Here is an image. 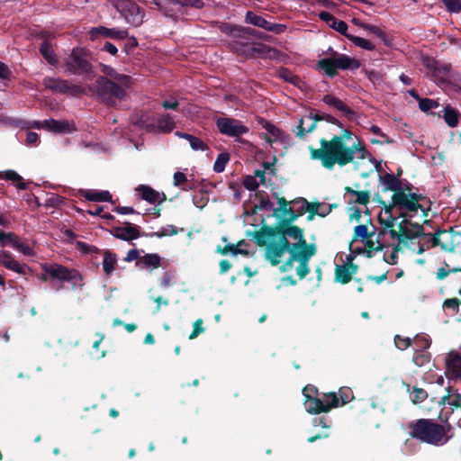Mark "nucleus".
Here are the masks:
<instances>
[{
	"label": "nucleus",
	"mask_w": 461,
	"mask_h": 461,
	"mask_svg": "<svg viewBox=\"0 0 461 461\" xmlns=\"http://www.w3.org/2000/svg\"><path fill=\"white\" fill-rule=\"evenodd\" d=\"M409 436L412 438L432 446H442L450 440L447 432L450 426L437 423L431 420L420 419L408 424Z\"/></svg>",
	"instance_id": "f257e3e1"
},
{
	"label": "nucleus",
	"mask_w": 461,
	"mask_h": 461,
	"mask_svg": "<svg viewBox=\"0 0 461 461\" xmlns=\"http://www.w3.org/2000/svg\"><path fill=\"white\" fill-rule=\"evenodd\" d=\"M131 85V83L122 84L118 81L109 80L105 77H97L88 89L99 102L109 107H113L125 98L126 89L130 88Z\"/></svg>",
	"instance_id": "f03ea898"
},
{
	"label": "nucleus",
	"mask_w": 461,
	"mask_h": 461,
	"mask_svg": "<svg viewBox=\"0 0 461 461\" xmlns=\"http://www.w3.org/2000/svg\"><path fill=\"white\" fill-rule=\"evenodd\" d=\"M42 274L40 276L41 281L48 282L50 280H57L62 283L71 284V290L83 291L84 277L79 270L69 268L59 263L42 264Z\"/></svg>",
	"instance_id": "7ed1b4c3"
},
{
	"label": "nucleus",
	"mask_w": 461,
	"mask_h": 461,
	"mask_svg": "<svg viewBox=\"0 0 461 461\" xmlns=\"http://www.w3.org/2000/svg\"><path fill=\"white\" fill-rule=\"evenodd\" d=\"M66 72L69 75L93 78L95 77V70L92 64V53L88 49L75 47L69 55L63 60Z\"/></svg>",
	"instance_id": "20e7f679"
},
{
	"label": "nucleus",
	"mask_w": 461,
	"mask_h": 461,
	"mask_svg": "<svg viewBox=\"0 0 461 461\" xmlns=\"http://www.w3.org/2000/svg\"><path fill=\"white\" fill-rule=\"evenodd\" d=\"M304 408L311 414L328 413L330 410L339 407L336 393H323L320 396L316 387L308 384L303 387Z\"/></svg>",
	"instance_id": "39448f33"
},
{
	"label": "nucleus",
	"mask_w": 461,
	"mask_h": 461,
	"mask_svg": "<svg viewBox=\"0 0 461 461\" xmlns=\"http://www.w3.org/2000/svg\"><path fill=\"white\" fill-rule=\"evenodd\" d=\"M348 149L349 150L348 153L338 154L333 152L317 158L315 160L320 161L323 168L332 170L336 165L339 166L340 167H344L350 163H353L356 154H358L357 158L362 160L374 158L359 140H357L356 142H353V144L348 146Z\"/></svg>",
	"instance_id": "423d86ee"
},
{
	"label": "nucleus",
	"mask_w": 461,
	"mask_h": 461,
	"mask_svg": "<svg viewBox=\"0 0 461 461\" xmlns=\"http://www.w3.org/2000/svg\"><path fill=\"white\" fill-rule=\"evenodd\" d=\"M356 138L353 131L348 129H342L340 134L333 135L330 140H325L324 138L320 140V148L315 149L312 146L308 147L311 153V159L314 160L317 158H321L330 153L346 154L349 150L347 147V141Z\"/></svg>",
	"instance_id": "0eeeda50"
},
{
	"label": "nucleus",
	"mask_w": 461,
	"mask_h": 461,
	"mask_svg": "<svg viewBox=\"0 0 461 461\" xmlns=\"http://www.w3.org/2000/svg\"><path fill=\"white\" fill-rule=\"evenodd\" d=\"M329 52L331 57L320 59L316 64L317 68L323 70L329 78L335 77L338 69L355 71L361 67L358 59L346 54H338L331 47L329 48Z\"/></svg>",
	"instance_id": "6e6552de"
},
{
	"label": "nucleus",
	"mask_w": 461,
	"mask_h": 461,
	"mask_svg": "<svg viewBox=\"0 0 461 461\" xmlns=\"http://www.w3.org/2000/svg\"><path fill=\"white\" fill-rule=\"evenodd\" d=\"M231 49L239 55H244L249 59H275L277 50L268 45L255 42L249 43L240 40L232 41Z\"/></svg>",
	"instance_id": "1a4fd4ad"
},
{
	"label": "nucleus",
	"mask_w": 461,
	"mask_h": 461,
	"mask_svg": "<svg viewBox=\"0 0 461 461\" xmlns=\"http://www.w3.org/2000/svg\"><path fill=\"white\" fill-rule=\"evenodd\" d=\"M135 125L146 130L148 132L160 131L169 133L176 128V122L168 113H163L157 117L156 123L149 116L143 114L138 119Z\"/></svg>",
	"instance_id": "9d476101"
},
{
	"label": "nucleus",
	"mask_w": 461,
	"mask_h": 461,
	"mask_svg": "<svg viewBox=\"0 0 461 461\" xmlns=\"http://www.w3.org/2000/svg\"><path fill=\"white\" fill-rule=\"evenodd\" d=\"M42 86L53 93L61 95H71L78 96L84 94V88L77 84H71L66 79L59 77H44Z\"/></svg>",
	"instance_id": "9b49d317"
},
{
	"label": "nucleus",
	"mask_w": 461,
	"mask_h": 461,
	"mask_svg": "<svg viewBox=\"0 0 461 461\" xmlns=\"http://www.w3.org/2000/svg\"><path fill=\"white\" fill-rule=\"evenodd\" d=\"M421 65L432 75L438 85H446L451 71V64L441 63L437 59L425 56L421 58Z\"/></svg>",
	"instance_id": "f8f14e48"
},
{
	"label": "nucleus",
	"mask_w": 461,
	"mask_h": 461,
	"mask_svg": "<svg viewBox=\"0 0 461 461\" xmlns=\"http://www.w3.org/2000/svg\"><path fill=\"white\" fill-rule=\"evenodd\" d=\"M215 126H217L220 134L230 138H240V136L249 132L248 126L232 117H219L215 121Z\"/></svg>",
	"instance_id": "ddd939ff"
},
{
	"label": "nucleus",
	"mask_w": 461,
	"mask_h": 461,
	"mask_svg": "<svg viewBox=\"0 0 461 461\" xmlns=\"http://www.w3.org/2000/svg\"><path fill=\"white\" fill-rule=\"evenodd\" d=\"M458 227H450L449 230H438L439 238H434V244H439L442 251L455 252L461 246V231Z\"/></svg>",
	"instance_id": "4468645a"
},
{
	"label": "nucleus",
	"mask_w": 461,
	"mask_h": 461,
	"mask_svg": "<svg viewBox=\"0 0 461 461\" xmlns=\"http://www.w3.org/2000/svg\"><path fill=\"white\" fill-rule=\"evenodd\" d=\"M117 12L124 17L125 21L134 27H139L143 23L144 11L135 2L126 4H113Z\"/></svg>",
	"instance_id": "2eb2a0df"
},
{
	"label": "nucleus",
	"mask_w": 461,
	"mask_h": 461,
	"mask_svg": "<svg viewBox=\"0 0 461 461\" xmlns=\"http://www.w3.org/2000/svg\"><path fill=\"white\" fill-rule=\"evenodd\" d=\"M379 224L384 226V230H380L378 233V238L382 237L383 235H385L386 232H389V235H391V238L393 240H397L400 241V244L407 245L408 240H414V234H408L404 231H399L393 229L395 226V221L396 217H389L384 219L383 217H378Z\"/></svg>",
	"instance_id": "dca6fc26"
},
{
	"label": "nucleus",
	"mask_w": 461,
	"mask_h": 461,
	"mask_svg": "<svg viewBox=\"0 0 461 461\" xmlns=\"http://www.w3.org/2000/svg\"><path fill=\"white\" fill-rule=\"evenodd\" d=\"M244 22L258 28H262L266 32H273L274 34L280 35L286 31V25L283 23H272L267 21L260 15L256 14L252 11L245 14Z\"/></svg>",
	"instance_id": "f3484780"
},
{
	"label": "nucleus",
	"mask_w": 461,
	"mask_h": 461,
	"mask_svg": "<svg viewBox=\"0 0 461 461\" xmlns=\"http://www.w3.org/2000/svg\"><path fill=\"white\" fill-rule=\"evenodd\" d=\"M394 199L397 203V204H402L404 207L411 210L413 213L417 212L418 211L422 212V215L424 217H427L428 215V209L424 208L422 204L420 203V201H423L426 199V196L421 194H416V193H408V194H394Z\"/></svg>",
	"instance_id": "a211bd4d"
},
{
	"label": "nucleus",
	"mask_w": 461,
	"mask_h": 461,
	"mask_svg": "<svg viewBox=\"0 0 461 461\" xmlns=\"http://www.w3.org/2000/svg\"><path fill=\"white\" fill-rule=\"evenodd\" d=\"M109 233L116 239L125 241H132L144 237V233L140 232V227L129 221H125L122 227H112Z\"/></svg>",
	"instance_id": "6ab92c4d"
},
{
	"label": "nucleus",
	"mask_w": 461,
	"mask_h": 461,
	"mask_svg": "<svg viewBox=\"0 0 461 461\" xmlns=\"http://www.w3.org/2000/svg\"><path fill=\"white\" fill-rule=\"evenodd\" d=\"M129 33L126 30H118L116 28H107L104 26L93 27L88 31V39H90L91 41H95L100 37L122 41L127 39Z\"/></svg>",
	"instance_id": "aec40b11"
},
{
	"label": "nucleus",
	"mask_w": 461,
	"mask_h": 461,
	"mask_svg": "<svg viewBox=\"0 0 461 461\" xmlns=\"http://www.w3.org/2000/svg\"><path fill=\"white\" fill-rule=\"evenodd\" d=\"M0 265L7 270L15 272L23 276L31 273L30 267L25 263L15 260L13 254L8 250L0 251Z\"/></svg>",
	"instance_id": "412c9836"
},
{
	"label": "nucleus",
	"mask_w": 461,
	"mask_h": 461,
	"mask_svg": "<svg viewBox=\"0 0 461 461\" xmlns=\"http://www.w3.org/2000/svg\"><path fill=\"white\" fill-rule=\"evenodd\" d=\"M446 375L452 381H461V355L451 350L446 357Z\"/></svg>",
	"instance_id": "4be33fe9"
},
{
	"label": "nucleus",
	"mask_w": 461,
	"mask_h": 461,
	"mask_svg": "<svg viewBox=\"0 0 461 461\" xmlns=\"http://www.w3.org/2000/svg\"><path fill=\"white\" fill-rule=\"evenodd\" d=\"M322 102L330 106L334 107L347 118L349 122H353L357 118V114L354 110L350 109L344 102L332 95L327 94L322 97Z\"/></svg>",
	"instance_id": "5701e85b"
},
{
	"label": "nucleus",
	"mask_w": 461,
	"mask_h": 461,
	"mask_svg": "<svg viewBox=\"0 0 461 461\" xmlns=\"http://www.w3.org/2000/svg\"><path fill=\"white\" fill-rule=\"evenodd\" d=\"M286 236L297 240V242L294 243V249L297 250H309L312 249V251H316L315 243H308L303 236V230L300 227L292 224L289 227V231H287Z\"/></svg>",
	"instance_id": "b1692460"
},
{
	"label": "nucleus",
	"mask_w": 461,
	"mask_h": 461,
	"mask_svg": "<svg viewBox=\"0 0 461 461\" xmlns=\"http://www.w3.org/2000/svg\"><path fill=\"white\" fill-rule=\"evenodd\" d=\"M286 252L290 254V249L268 243V245L265 247V258L271 266L276 267L280 264L284 254Z\"/></svg>",
	"instance_id": "393cba45"
},
{
	"label": "nucleus",
	"mask_w": 461,
	"mask_h": 461,
	"mask_svg": "<svg viewBox=\"0 0 461 461\" xmlns=\"http://www.w3.org/2000/svg\"><path fill=\"white\" fill-rule=\"evenodd\" d=\"M158 11L165 16L174 17L180 11V0H152Z\"/></svg>",
	"instance_id": "a878e982"
},
{
	"label": "nucleus",
	"mask_w": 461,
	"mask_h": 461,
	"mask_svg": "<svg viewBox=\"0 0 461 461\" xmlns=\"http://www.w3.org/2000/svg\"><path fill=\"white\" fill-rule=\"evenodd\" d=\"M378 203L383 205L384 212H385V214H387L386 218L395 217L394 215L392 214L393 210L394 208L399 211V217H412L413 216V212H411L410 209L404 207L403 205L396 203V200L393 198V194H392L391 203H386L385 201L379 198Z\"/></svg>",
	"instance_id": "bb28decb"
},
{
	"label": "nucleus",
	"mask_w": 461,
	"mask_h": 461,
	"mask_svg": "<svg viewBox=\"0 0 461 461\" xmlns=\"http://www.w3.org/2000/svg\"><path fill=\"white\" fill-rule=\"evenodd\" d=\"M161 265V258L157 253H146L135 263V267L142 269H149L153 271L160 267Z\"/></svg>",
	"instance_id": "cd10ccee"
},
{
	"label": "nucleus",
	"mask_w": 461,
	"mask_h": 461,
	"mask_svg": "<svg viewBox=\"0 0 461 461\" xmlns=\"http://www.w3.org/2000/svg\"><path fill=\"white\" fill-rule=\"evenodd\" d=\"M80 195L91 202H109L114 203L113 195L108 190H80Z\"/></svg>",
	"instance_id": "c85d7f7f"
},
{
	"label": "nucleus",
	"mask_w": 461,
	"mask_h": 461,
	"mask_svg": "<svg viewBox=\"0 0 461 461\" xmlns=\"http://www.w3.org/2000/svg\"><path fill=\"white\" fill-rule=\"evenodd\" d=\"M379 181L384 185V192L392 191L393 194H402L400 189L401 178L394 176L393 173H385L379 176Z\"/></svg>",
	"instance_id": "c756f323"
},
{
	"label": "nucleus",
	"mask_w": 461,
	"mask_h": 461,
	"mask_svg": "<svg viewBox=\"0 0 461 461\" xmlns=\"http://www.w3.org/2000/svg\"><path fill=\"white\" fill-rule=\"evenodd\" d=\"M100 70L104 74L100 77H105L109 78V80L117 81L122 85L131 83V77L129 75L118 73L115 68L106 64H100Z\"/></svg>",
	"instance_id": "7c9ffc66"
},
{
	"label": "nucleus",
	"mask_w": 461,
	"mask_h": 461,
	"mask_svg": "<svg viewBox=\"0 0 461 461\" xmlns=\"http://www.w3.org/2000/svg\"><path fill=\"white\" fill-rule=\"evenodd\" d=\"M45 129L54 133L63 134L75 131V126L67 121H57L54 119L44 121Z\"/></svg>",
	"instance_id": "2f4dec72"
},
{
	"label": "nucleus",
	"mask_w": 461,
	"mask_h": 461,
	"mask_svg": "<svg viewBox=\"0 0 461 461\" xmlns=\"http://www.w3.org/2000/svg\"><path fill=\"white\" fill-rule=\"evenodd\" d=\"M137 191L139 192V194H140L142 200L150 204H155L157 202L161 203L166 200L165 194H162V197L159 199V193L148 185H139Z\"/></svg>",
	"instance_id": "473e14b6"
},
{
	"label": "nucleus",
	"mask_w": 461,
	"mask_h": 461,
	"mask_svg": "<svg viewBox=\"0 0 461 461\" xmlns=\"http://www.w3.org/2000/svg\"><path fill=\"white\" fill-rule=\"evenodd\" d=\"M439 403L447 404L452 410L461 408V392L459 393L458 389L452 386L447 387V393L442 396Z\"/></svg>",
	"instance_id": "72a5a7b5"
},
{
	"label": "nucleus",
	"mask_w": 461,
	"mask_h": 461,
	"mask_svg": "<svg viewBox=\"0 0 461 461\" xmlns=\"http://www.w3.org/2000/svg\"><path fill=\"white\" fill-rule=\"evenodd\" d=\"M258 122H259V125H261V127H263L266 130V131L268 132V134L274 137L273 140L272 138L267 136V133H263L265 140L269 144H272L273 141L282 138L283 131L280 129H278L277 126L272 124L270 122L265 120L264 118H260L259 121H258Z\"/></svg>",
	"instance_id": "f704fd0d"
},
{
	"label": "nucleus",
	"mask_w": 461,
	"mask_h": 461,
	"mask_svg": "<svg viewBox=\"0 0 461 461\" xmlns=\"http://www.w3.org/2000/svg\"><path fill=\"white\" fill-rule=\"evenodd\" d=\"M104 260H103V269L105 276H110L113 272L116 269L117 267V254L105 249L103 251Z\"/></svg>",
	"instance_id": "c9c22d12"
},
{
	"label": "nucleus",
	"mask_w": 461,
	"mask_h": 461,
	"mask_svg": "<svg viewBox=\"0 0 461 461\" xmlns=\"http://www.w3.org/2000/svg\"><path fill=\"white\" fill-rule=\"evenodd\" d=\"M309 251H311V249L310 250L294 249V251L290 253L289 258H287L285 260V262L282 263L281 266H279V271H281L282 273H285L286 271L291 270L294 261L300 263L309 254Z\"/></svg>",
	"instance_id": "e433bc0d"
},
{
	"label": "nucleus",
	"mask_w": 461,
	"mask_h": 461,
	"mask_svg": "<svg viewBox=\"0 0 461 461\" xmlns=\"http://www.w3.org/2000/svg\"><path fill=\"white\" fill-rule=\"evenodd\" d=\"M277 75L278 77L284 79L285 82L290 83L300 89L304 86L303 79L298 75L291 72V70L285 67L279 68Z\"/></svg>",
	"instance_id": "4c0bfd02"
},
{
	"label": "nucleus",
	"mask_w": 461,
	"mask_h": 461,
	"mask_svg": "<svg viewBox=\"0 0 461 461\" xmlns=\"http://www.w3.org/2000/svg\"><path fill=\"white\" fill-rule=\"evenodd\" d=\"M176 136L185 139L189 141L190 148L193 149L194 151H206L208 149V146L204 143L200 138L192 135L190 133L182 132L179 131H176Z\"/></svg>",
	"instance_id": "58836bf2"
},
{
	"label": "nucleus",
	"mask_w": 461,
	"mask_h": 461,
	"mask_svg": "<svg viewBox=\"0 0 461 461\" xmlns=\"http://www.w3.org/2000/svg\"><path fill=\"white\" fill-rule=\"evenodd\" d=\"M248 236H251L253 241L259 248H265L267 244H269L270 240H275V238L267 233V230L265 227L261 226L260 230L255 231H249Z\"/></svg>",
	"instance_id": "ea45409f"
},
{
	"label": "nucleus",
	"mask_w": 461,
	"mask_h": 461,
	"mask_svg": "<svg viewBox=\"0 0 461 461\" xmlns=\"http://www.w3.org/2000/svg\"><path fill=\"white\" fill-rule=\"evenodd\" d=\"M292 222L286 220H279L278 224L272 226L264 224L263 227L276 239L277 236H286L288 228H291Z\"/></svg>",
	"instance_id": "a19ab883"
},
{
	"label": "nucleus",
	"mask_w": 461,
	"mask_h": 461,
	"mask_svg": "<svg viewBox=\"0 0 461 461\" xmlns=\"http://www.w3.org/2000/svg\"><path fill=\"white\" fill-rule=\"evenodd\" d=\"M40 52L47 63L52 66L58 65V58L56 57L53 47L51 46L50 41H42L40 46Z\"/></svg>",
	"instance_id": "79ce46f5"
},
{
	"label": "nucleus",
	"mask_w": 461,
	"mask_h": 461,
	"mask_svg": "<svg viewBox=\"0 0 461 461\" xmlns=\"http://www.w3.org/2000/svg\"><path fill=\"white\" fill-rule=\"evenodd\" d=\"M306 118L312 120V122H315V126L320 122H328L330 124L335 125L339 128H342V124H341L340 121L338 120L336 117H334L330 114H328V113H308Z\"/></svg>",
	"instance_id": "37998d69"
},
{
	"label": "nucleus",
	"mask_w": 461,
	"mask_h": 461,
	"mask_svg": "<svg viewBox=\"0 0 461 461\" xmlns=\"http://www.w3.org/2000/svg\"><path fill=\"white\" fill-rule=\"evenodd\" d=\"M420 238H421L424 242L420 243V246H418L417 254H422L426 249L430 248L439 247V244H434L433 240L434 238H439L438 230L434 233H425L422 231Z\"/></svg>",
	"instance_id": "c03bdc74"
},
{
	"label": "nucleus",
	"mask_w": 461,
	"mask_h": 461,
	"mask_svg": "<svg viewBox=\"0 0 461 461\" xmlns=\"http://www.w3.org/2000/svg\"><path fill=\"white\" fill-rule=\"evenodd\" d=\"M303 123L304 118H300L298 124L291 128V131L294 132L295 138L299 140H303L306 134L312 133L316 129L315 122H312L308 127H304Z\"/></svg>",
	"instance_id": "a18cd8bd"
},
{
	"label": "nucleus",
	"mask_w": 461,
	"mask_h": 461,
	"mask_svg": "<svg viewBox=\"0 0 461 461\" xmlns=\"http://www.w3.org/2000/svg\"><path fill=\"white\" fill-rule=\"evenodd\" d=\"M346 194L357 196L353 201L354 203L366 205L370 202V192L367 190H355L349 186L345 187Z\"/></svg>",
	"instance_id": "49530a36"
},
{
	"label": "nucleus",
	"mask_w": 461,
	"mask_h": 461,
	"mask_svg": "<svg viewBox=\"0 0 461 461\" xmlns=\"http://www.w3.org/2000/svg\"><path fill=\"white\" fill-rule=\"evenodd\" d=\"M5 178L8 181H15L16 188L19 190H25L28 188V185L23 182L22 176L15 170H5L4 172H0V179Z\"/></svg>",
	"instance_id": "de8ad7c7"
},
{
	"label": "nucleus",
	"mask_w": 461,
	"mask_h": 461,
	"mask_svg": "<svg viewBox=\"0 0 461 461\" xmlns=\"http://www.w3.org/2000/svg\"><path fill=\"white\" fill-rule=\"evenodd\" d=\"M460 113L458 110L454 109L450 106H447L445 108V114H443V119L447 125L450 128H455L458 125Z\"/></svg>",
	"instance_id": "09e8293b"
},
{
	"label": "nucleus",
	"mask_w": 461,
	"mask_h": 461,
	"mask_svg": "<svg viewBox=\"0 0 461 461\" xmlns=\"http://www.w3.org/2000/svg\"><path fill=\"white\" fill-rule=\"evenodd\" d=\"M353 272H349L346 267L336 266L335 269V281L342 285L348 284L353 278Z\"/></svg>",
	"instance_id": "8fccbe9b"
},
{
	"label": "nucleus",
	"mask_w": 461,
	"mask_h": 461,
	"mask_svg": "<svg viewBox=\"0 0 461 461\" xmlns=\"http://www.w3.org/2000/svg\"><path fill=\"white\" fill-rule=\"evenodd\" d=\"M294 203L295 204L302 203L303 206L300 208H302L304 212L321 214V212L319 211L321 203L319 202L310 203L304 197H298L294 200Z\"/></svg>",
	"instance_id": "3c124183"
},
{
	"label": "nucleus",
	"mask_w": 461,
	"mask_h": 461,
	"mask_svg": "<svg viewBox=\"0 0 461 461\" xmlns=\"http://www.w3.org/2000/svg\"><path fill=\"white\" fill-rule=\"evenodd\" d=\"M315 254L316 250H312V249H311L310 253L307 254L303 260L299 263L297 267V275L300 279H303L311 272V268L308 267V262L311 260V258L315 256Z\"/></svg>",
	"instance_id": "603ef678"
},
{
	"label": "nucleus",
	"mask_w": 461,
	"mask_h": 461,
	"mask_svg": "<svg viewBox=\"0 0 461 461\" xmlns=\"http://www.w3.org/2000/svg\"><path fill=\"white\" fill-rule=\"evenodd\" d=\"M336 393L338 402H339V407L349 403L355 398L353 391L348 386H341Z\"/></svg>",
	"instance_id": "864d4df0"
},
{
	"label": "nucleus",
	"mask_w": 461,
	"mask_h": 461,
	"mask_svg": "<svg viewBox=\"0 0 461 461\" xmlns=\"http://www.w3.org/2000/svg\"><path fill=\"white\" fill-rule=\"evenodd\" d=\"M178 232L177 228L174 225H167L160 229V230L152 233H143L142 235L147 238H164L167 236H175Z\"/></svg>",
	"instance_id": "5fc2aeb1"
},
{
	"label": "nucleus",
	"mask_w": 461,
	"mask_h": 461,
	"mask_svg": "<svg viewBox=\"0 0 461 461\" xmlns=\"http://www.w3.org/2000/svg\"><path fill=\"white\" fill-rule=\"evenodd\" d=\"M256 196L259 197V203L253 205L251 214H258V212L270 210L273 208V203L270 202L267 195L262 194H256Z\"/></svg>",
	"instance_id": "6e6d98bb"
},
{
	"label": "nucleus",
	"mask_w": 461,
	"mask_h": 461,
	"mask_svg": "<svg viewBox=\"0 0 461 461\" xmlns=\"http://www.w3.org/2000/svg\"><path fill=\"white\" fill-rule=\"evenodd\" d=\"M217 251L222 255L230 254L232 256H236L239 254L243 255V256H249V254L248 250H245L241 248H238L237 246H235L232 243H228L223 248L218 247Z\"/></svg>",
	"instance_id": "4d7b16f0"
},
{
	"label": "nucleus",
	"mask_w": 461,
	"mask_h": 461,
	"mask_svg": "<svg viewBox=\"0 0 461 461\" xmlns=\"http://www.w3.org/2000/svg\"><path fill=\"white\" fill-rule=\"evenodd\" d=\"M304 213L305 212H304V211L303 210L302 207H300L296 211H294V209L290 208V209H287L285 211H283L282 212H279V214H281V218H279V219H282V220H285V221H288L293 223L296 220H298V218L303 216Z\"/></svg>",
	"instance_id": "13d9d810"
},
{
	"label": "nucleus",
	"mask_w": 461,
	"mask_h": 461,
	"mask_svg": "<svg viewBox=\"0 0 461 461\" xmlns=\"http://www.w3.org/2000/svg\"><path fill=\"white\" fill-rule=\"evenodd\" d=\"M230 159V155L228 152L219 153L217 159L213 164V171L215 173H221L226 168L228 161Z\"/></svg>",
	"instance_id": "bf43d9fd"
},
{
	"label": "nucleus",
	"mask_w": 461,
	"mask_h": 461,
	"mask_svg": "<svg viewBox=\"0 0 461 461\" xmlns=\"http://www.w3.org/2000/svg\"><path fill=\"white\" fill-rule=\"evenodd\" d=\"M348 39L349 40V41L353 42V44H355V46L357 47L362 48L363 50H366L367 51L375 50V44L364 38L352 35L348 36Z\"/></svg>",
	"instance_id": "052dcab7"
},
{
	"label": "nucleus",
	"mask_w": 461,
	"mask_h": 461,
	"mask_svg": "<svg viewBox=\"0 0 461 461\" xmlns=\"http://www.w3.org/2000/svg\"><path fill=\"white\" fill-rule=\"evenodd\" d=\"M10 245L14 249L21 252L24 256L32 257L34 254L32 247H30L28 244L21 242L20 237L17 238L16 240L13 241Z\"/></svg>",
	"instance_id": "680f3d73"
},
{
	"label": "nucleus",
	"mask_w": 461,
	"mask_h": 461,
	"mask_svg": "<svg viewBox=\"0 0 461 461\" xmlns=\"http://www.w3.org/2000/svg\"><path fill=\"white\" fill-rule=\"evenodd\" d=\"M373 235L374 232H369L366 224H360L354 227V236L352 241L357 240L358 238H361L362 240L371 239Z\"/></svg>",
	"instance_id": "e2e57ef3"
},
{
	"label": "nucleus",
	"mask_w": 461,
	"mask_h": 461,
	"mask_svg": "<svg viewBox=\"0 0 461 461\" xmlns=\"http://www.w3.org/2000/svg\"><path fill=\"white\" fill-rule=\"evenodd\" d=\"M244 35L255 37L257 39H265L264 32H261L252 27H240L239 33L236 34V39H243Z\"/></svg>",
	"instance_id": "0e129e2a"
},
{
	"label": "nucleus",
	"mask_w": 461,
	"mask_h": 461,
	"mask_svg": "<svg viewBox=\"0 0 461 461\" xmlns=\"http://www.w3.org/2000/svg\"><path fill=\"white\" fill-rule=\"evenodd\" d=\"M430 361V353L424 350L416 351L412 357V362L418 366H423Z\"/></svg>",
	"instance_id": "69168bd1"
},
{
	"label": "nucleus",
	"mask_w": 461,
	"mask_h": 461,
	"mask_svg": "<svg viewBox=\"0 0 461 461\" xmlns=\"http://www.w3.org/2000/svg\"><path fill=\"white\" fill-rule=\"evenodd\" d=\"M422 225L421 224H412V228L409 226H405V221H401L399 223V230L397 231H404L408 234H414V238H419L420 234H422Z\"/></svg>",
	"instance_id": "338daca9"
},
{
	"label": "nucleus",
	"mask_w": 461,
	"mask_h": 461,
	"mask_svg": "<svg viewBox=\"0 0 461 461\" xmlns=\"http://www.w3.org/2000/svg\"><path fill=\"white\" fill-rule=\"evenodd\" d=\"M430 339L426 335H417L413 338V344L416 347V351L428 349L430 347Z\"/></svg>",
	"instance_id": "774afa93"
}]
</instances>
